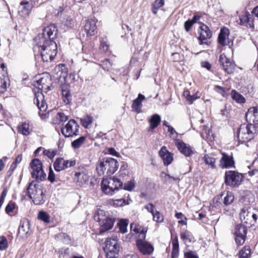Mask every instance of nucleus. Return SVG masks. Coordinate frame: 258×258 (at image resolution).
Returning a JSON list of instances; mask_svg holds the SVG:
<instances>
[{"label": "nucleus", "mask_w": 258, "mask_h": 258, "mask_svg": "<svg viewBox=\"0 0 258 258\" xmlns=\"http://www.w3.org/2000/svg\"><path fill=\"white\" fill-rule=\"evenodd\" d=\"M164 0H155L151 5L152 13L157 14L158 10L164 5Z\"/></svg>", "instance_id": "e433bc0d"}, {"label": "nucleus", "mask_w": 258, "mask_h": 258, "mask_svg": "<svg viewBox=\"0 0 258 258\" xmlns=\"http://www.w3.org/2000/svg\"><path fill=\"white\" fill-rule=\"evenodd\" d=\"M79 125L75 119H71L61 128L62 134L66 138L79 135Z\"/></svg>", "instance_id": "9d476101"}, {"label": "nucleus", "mask_w": 258, "mask_h": 258, "mask_svg": "<svg viewBox=\"0 0 258 258\" xmlns=\"http://www.w3.org/2000/svg\"><path fill=\"white\" fill-rule=\"evenodd\" d=\"M32 169L31 174L33 178L36 180H42L46 176L42 169V163L38 159L33 160L31 163Z\"/></svg>", "instance_id": "9b49d317"}, {"label": "nucleus", "mask_w": 258, "mask_h": 258, "mask_svg": "<svg viewBox=\"0 0 258 258\" xmlns=\"http://www.w3.org/2000/svg\"><path fill=\"white\" fill-rule=\"evenodd\" d=\"M127 165L126 163H123L121 165L120 170L119 171V176L120 177H124L128 174V171L127 169Z\"/></svg>", "instance_id": "de8ad7c7"}, {"label": "nucleus", "mask_w": 258, "mask_h": 258, "mask_svg": "<svg viewBox=\"0 0 258 258\" xmlns=\"http://www.w3.org/2000/svg\"><path fill=\"white\" fill-rule=\"evenodd\" d=\"M62 99L66 104H69L71 101L72 96L70 93V87L66 83L62 84L60 86Z\"/></svg>", "instance_id": "5701e85b"}, {"label": "nucleus", "mask_w": 258, "mask_h": 258, "mask_svg": "<svg viewBox=\"0 0 258 258\" xmlns=\"http://www.w3.org/2000/svg\"><path fill=\"white\" fill-rule=\"evenodd\" d=\"M56 153V151L54 150H45L43 151V154L47 156L50 159H52L54 157Z\"/></svg>", "instance_id": "4d7b16f0"}, {"label": "nucleus", "mask_w": 258, "mask_h": 258, "mask_svg": "<svg viewBox=\"0 0 258 258\" xmlns=\"http://www.w3.org/2000/svg\"><path fill=\"white\" fill-rule=\"evenodd\" d=\"M64 25L69 28H72L75 24V21L73 18L68 17L66 18V20L63 21Z\"/></svg>", "instance_id": "6e6d98bb"}, {"label": "nucleus", "mask_w": 258, "mask_h": 258, "mask_svg": "<svg viewBox=\"0 0 258 258\" xmlns=\"http://www.w3.org/2000/svg\"><path fill=\"white\" fill-rule=\"evenodd\" d=\"M242 174L234 171H227L225 174V182L231 187H237L243 180Z\"/></svg>", "instance_id": "1a4fd4ad"}, {"label": "nucleus", "mask_w": 258, "mask_h": 258, "mask_svg": "<svg viewBox=\"0 0 258 258\" xmlns=\"http://www.w3.org/2000/svg\"><path fill=\"white\" fill-rule=\"evenodd\" d=\"M146 235L143 234L140 239L136 240V245L140 252L144 255L151 254L154 251L153 246L149 242L145 240Z\"/></svg>", "instance_id": "f8f14e48"}, {"label": "nucleus", "mask_w": 258, "mask_h": 258, "mask_svg": "<svg viewBox=\"0 0 258 258\" xmlns=\"http://www.w3.org/2000/svg\"><path fill=\"white\" fill-rule=\"evenodd\" d=\"M246 233L247 229L246 226L240 224L236 226L234 234L235 240L237 245H241L244 243Z\"/></svg>", "instance_id": "4468645a"}, {"label": "nucleus", "mask_w": 258, "mask_h": 258, "mask_svg": "<svg viewBox=\"0 0 258 258\" xmlns=\"http://www.w3.org/2000/svg\"><path fill=\"white\" fill-rule=\"evenodd\" d=\"M34 6L33 4L28 0L22 1L19 7V15L24 17L29 16Z\"/></svg>", "instance_id": "f3484780"}, {"label": "nucleus", "mask_w": 258, "mask_h": 258, "mask_svg": "<svg viewBox=\"0 0 258 258\" xmlns=\"http://www.w3.org/2000/svg\"><path fill=\"white\" fill-rule=\"evenodd\" d=\"M232 99L238 103H243L245 102L244 97L235 90H232L231 93Z\"/></svg>", "instance_id": "ea45409f"}, {"label": "nucleus", "mask_w": 258, "mask_h": 258, "mask_svg": "<svg viewBox=\"0 0 258 258\" xmlns=\"http://www.w3.org/2000/svg\"><path fill=\"white\" fill-rule=\"evenodd\" d=\"M131 229L132 231H134L135 233L137 234H139L138 239L141 238V236L144 234L145 235H146V233L148 231V229L146 227H142L139 225H137L135 223H132L131 224Z\"/></svg>", "instance_id": "c85d7f7f"}, {"label": "nucleus", "mask_w": 258, "mask_h": 258, "mask_svg": "<svg viewBox=\"0 0 258 258\" xmlns=\"http://www.w3.org/2000/svg\"><path fill=\"white\" fill-rule=\"evenodd\" d=\"M55 238L57 241H59L67 244H69L71 242L70 237L64 233H60L56 234L55 236Z\"/></svg>", "instance_id": "4c0bfd02"}, {"label": "nucleus", "mask_w": 258, "mask_h": 258, "mask_svg": "<svg viewBox=\"0 0 258 258\" xmlns=\"http://www.w3.org/2000/svg\"><path fill=\"white\" fill-rule=\"evenodd\" d=\"M172 245L171 258H178L179 255V243L177 237H176L172 240Z\"/></svg>", "instance_id": "f704fd0d"}, {"label": "nucleus", "mask_w": 258, "mask_h": 258, "mask_svg": "<svg viewBox=\"0 0 258 258\" xmlns=\"http://www.w3.org/2000/svg\"><path fill=\"white\" fill-rule=\"evenodd\" d=\"M100 66L105 71H108L112 67V63L108 59H105L100 62Z\"/></svg>", "instance_id": "49530a36"}, {"label": "nucleus", "mask_w": 258, "mask_h": 258, "mask_svg": "<svg viewBox=\"0 0 258 258\" xmlns=\"http://www.w3.org/2000/svg\"><path fill=\"white\" fill-rule=\"evenodd\" d=\"M234 198L231 192H228L224 198V204L225 205L231 204L234 201Z\"/></svg>", "instance_id": "603ef678"}, {"label": "nucleus", "mask_w": 258, "mask_h": 258, "mask_svg": "<svg viewBox=\"0 0 258 258\" xmlns=\"http://www.w3.org/2000/svg\"><path fill=\"white\" fill-rule=\"evenodd\" d=\"M119 163L117 160L110 157L100 159L96 164V170L100 176H109L114 174L118 169Z\"/></svg>", "instance_id": "7ed1b4c3"}, {"label": "nucleus", "mask_w": 258, "mask_h": 258, "mask_svg": "<svg viewBox=\"0 0 258 258\" xmlns=\"http://www.w3.org/2000/svg\"><path fill=\"white\" fill-rule=\"evenodd\" d=\"M168 132L170 133V136L171 138L173 139L175 141L176 140H178L177 139L178 136V133L175 131V130L172 126H168Z\"/></svg>", "instance_id": "bf43d9fd"}, {"label": "nucleus", "mask_w": 258, "mask_h": 258, "mask_svg": "<svg viewBox=\"0 0 258 258\" xmlns=\"http://www.w3.org/2000/svg\"><path fill=\"white\" fill-rule=\"evenodd\" d=\"M184 258H199L197 253L192 251H189L184 253Z\"/></svg>", "instance_id": "338daca9"}, {"label": "nucleus", "mask_w": 258, "mask_h": 258, "mask_svg": "<svg viewBox=\"0 0 258 258\" xmlns=\"http://www.w3.org/2000/svg\"><path fill=\"white\" fill-rule=\"evenodd\" d=\"M150 124V130H153L156 128L161 122V117L158 114L152 115L148 120Z\"/></svg>", "instance_id": "c756f323"}, {"label": "nucleus", "mask_w": 258, "mask_h": 258, "mask_svg": "<svg viewBox=\"0 0 258 258\" xmlns=\"http://www.w3.org/2000/svg\"><path fill=\"white\" fill-rule=\"evenodd\" d=\"M219 62L228 74L232 73L235 68V64L228 58L225 54H222L219 57Z\"/></svg>", "instance_id": "a211bd4d"}, {"label": "nucleus", "mask_w": 258, "mask_h": 258, "mask_svg": "<svg viewBox=\"0 0 258 258\" xmlns=\"http://www.w3.org/2000/svg\"><path fill=\"white\" fill-rule=\"evenodd\" d=\"M15 207V204L14 203L10 202L7 205V206L6 207V212L7 214H9L13 211Z\"/></svg>", "instance_id": "e2e57ef3"}, {"label": "nucleus", "mask_w": 258, "mask_h": 258, "mask_svg": "<svg viewBox=\"0 0 258 258\" xmlns=\"http://www.w3.org/2000/svg\"><path fill=\"white\" fill-rule=\"evenodd\" d=\"M220 166L223 168L231 167L234 164L233 157L225 153H222V157L220 160Z\"/></svg>", "instance_id": "393cba45"}, {"label": "nucleus", "mask_w": 258, "mask_h": 258, "mask_svg": "<svg viewBox=\"0 0 258 258\" xmlns=\"http://www.w3.org/2000/svg\"><path fill=\"white\" fill-rule=\"evenodd\" d=\"M180 238L185 243H190L194 240V238L191 233L187 230H184L180 233Z\"/></svg>", "instance_id": "72a5a7b5"}, {"label": "nucleus", "mask_w": 258, "mask_h": 258, "mask_svg": "<svg viewBox=\"0 0 258 258\" xmlns=\"http://www.w3.org/2000/svg\"><path fill=\"white\" fill-rule=\"evenodd\" d=\"M76 161L73 160H64L63 158L56 159L53 163V167L57 172H59L69 167L75 166Z\"/></svg>", "instance_id": "2eb2a0df"}, {"label": "nucleus", "mask_w": 258, "mask_h": 258, "mask_svg": "<svg viewBox=\"0 0 258 258\" xmlns=\"http://www.w3.org/2000/svg\"><path fill=\"white\" fill-rule=\"evenodd\" d=\"M145 208L148 211V212L152 214L154 213L156 210H155V207L152 204H148L145 206Z\"/></svg>", "instance_id": "774afa93"}, {"label": "nucleus", "mask_w": 258, "mask_h": 258, "mask_svg": "<svg viewBox=\"0 0 258 258\" xmlns=\"http://www.w3.org/2000/svg\"><path fill=\"white\" fill-rule=\"evenodd\" d=\"M249 214L251 213L248 211V209L246 208H242L240 213V218L244 223H248L250 220Z\"/></svg>", "instance_id": "58836bf2"}, {"label": "nucleus", "mask_w": 258, "mask_h": 258, "mask_svg": "<svg viewBox=\"0 0 258 258\" xmlns=\"http://www.w3.org/2000/svg\"><path fill=\"white\" fill-rule=\"evenodd\" d=\"M38 218L45 223H49L50 221L49 216L45 212H40L38 215Z\"/></svg>", "instance_id": "3c124183"}, {"label": "nucleus", "mask_w": 258, "mask_h": 258, "mask_svg": "<svg viewBox=\"0 0 258 258\" xmlns=\"http://www.w3.org/2000/svg\"><path fill=\"white\" fill-rule=\"evenodd\" d=\"M19 132L23 135L28 136L31 133L30 125L28 123L24 122L18 127Z\"/></svg>", "instance_id": "a19ab883"}, {"label": "nucleus", "mask_w": 258, "mask_h": 258, "mask_svg": "<svg viewBox=\"0 0 258 258\" xmlns=\"http://www.w3.org/2000/svg\"><path fill=\"white\" fill-rule=\"evenodd\" d=\"M229 30L228 29L224 28L221 30L218 36V42L221 45L223 46L226 45Z\"/></svg>", "instance_id": "7c9ffc66"}, {"label": "nucleus", "mask_w": 258, "mask_h": 258, "mask_svg": "<svg viewBox=\"0 0 258 258\" xmlns=\"http://www.w3.org/2000/svg\"><path fill=\"white\" fill-rule=\"evenodd\" d=\"M35 86L37 87L41 92H38L35 94L34 102L36 104L40 111L39 112L40 116L44 115L43 112H45L47 108V105L44 100V96L42 92L47 93L50 90L51 86V82L50 77L48 75L41 76L39 75L38 79L35 84Z\"/></svg>", "instance_id": "f257e3e1"}, {"label": "nucleus", "mask_w": 258, "mask_h": 258, "mask_svg": "<svg viewBox=\"0 0 258 258\" xmlns=\"http://www.w3.org/2000/svg\"><path fill=\"white\" fill-rule=\"evenodd\" d=\"M93 118L92 116L86 115L80 119L82 125L85 128H88L92 123Z\"/></svg>", "instance_id": "79ce46f5"}, {"label": "nucleus", "mask_w": 258, "mask_h": 258, "mask_svg": "<svg viewBox=\"0 0 258 258\" xmlns=\"http://www.w3.org/2000/svg\"><path fill=\"white\" fill-rule=\"evenodd\" d=\"M75 179L77 182L83 184L88 181L89 176L83 170H80L76 172Z\"/></svg>", "instance_id": "cd10ccee"}, {"label": "nucleus", "mask_w": 258, "mask_h": 258, "mask_svg": "<svg viewBox=\"0 0 258 258\" xmlns=\"http://www.w3.org/2000/svg\"><path fill=\"white\" fill-rule=\"evenodd\" d=\"M54 72L57 75L58 79H62L65 82L67 81L68 69L64 64L56 66L54 69Z\"/></svg>", "instance_id": "b1692460"}, {"label": "nucleus", "mask_w": 258, "mask_h": 258, "mask_svg": "<svg viewBox=\"0 0 258 258\" xmlns=\"http://www.w3.org/2000/svg\"><path fill=\"white\" fill-rule=\"evenodd\" d=\"M119 249L117 237L108 238L106 239L104 250L107 258H117Z\"/></svg>", "instance_id": "0eeeda50"}, {"label": "nucleus", "mask_w": 258, "mask_h": 258, "mask_svg": "<svg viewBox=\"0 0 258 258\" xmlns=\"http://www.w3.org/2000/svg\"><path fill=\"white\" fill-rule=\"evenodd\" d=\"M85 140L86 138L82 136L72 142V146L74 149H78L84 143Z\"/></svg>", "instance_id": "c03bdc74"}, {"label": "nucleus", "mask_w": 258, "mask_h": 258, "mask_svg": "<svg viewBox=\"0 0 258 258\" xmlns=\"http://www.w3.org/2000/svg\"><path fill=\"white\" fill-rule=\"evenodd\" d=\"M127 225L128 223L126 220H120L119 222L118 223V225L119 228V230L121 233H124L126 232Z\"/></svg>", "instance_id": "8fccbe9b"}, {"label": "nucleus", "mask_w": 258, "mask_h": 258, "mask_svg": "<svg viewBox=\"0 0 258 258\" xmlns=\"http://www.w3.org/2000/svg\"><path fill=\"white\" fill-rule=\"evenodd\" d=\"M8 240L7 238L4 236H0V250H4L8 247Z\"/></svg>", "instance_id": "864d4df0"}, {"label": "nucleus", "mask_w": 258, "mask_h": 258, "mask_svg": "<svg viewBox=\"0 0 258 258\" xmlns=\"http://www.w3.org/2000/svg\"><path fill=\"white\" fill-rule=\"evenodd\" d=\"M34 50L38 49L40 52L44 62L50 61L53 59L57 53V45L54 41L45 39L43 38L40 41H37Z\"/></svg>", "instance_id": "f03ea898"}, {"label": "nucleus", "mask_w": 258, "mask_h": 258, "mask_svg": "<svg viewBox=\"0 0 258 258\" xmlns=\"http://www.w3.org/2000/svg\"><path fill=\"white\" fill-rule=\"evenodd\" d=\"M8 78H2L0 76V94L4 93L7 87Z\"/></svg>", "instance_id": "09e8293b"}, {"label": "nucleus", "mask_w": 258, "mask_h": 258, "mask_svg": "<svg viewBox=\"0 0 258 258\" xmlns=\"http://www.w3.org/2000/svg\"><path fill=\"white\" fill-rule=\"evenodd\" d=\"M152 216L153 221L157 223H162L164 221L163 215L157 211H155Z\"/></svg>", "instance_id": "a18cd8bd"}, {"label": "nucleus", "mask_w": 258, "mask_h": 258, "mask_svg": "<svg viewBox=\"0 0 258 258\" xmlns=\"http://www.w3.org/2000/svg\"><path fill=\"white\" fill-rule=\"evenodd\" d=\"M112 204L116 206H122L125 204V200L124 198L113 200Z\"/></svg>", "instance_id": "0e129e2a"}, {"label": "nucleus", "mask_w": 258, "mask_h": 258, "mask_svg": "<svg viewBox=\"0 0 258 258\" xmlns=\"http://www.w3.org/2000/svg\"><path fill=\"white\" fill-rule=\"evenodd\" d=\"M96 21L95 19H88L84 26V30L88 36L94 35L96 33Z\"/></svg>", "instance_id": "4be33fe9"}, {"label": "nucleus", "mask_w": 258, "mask_h": 258, "mask_svg": "<svg viewBox=\"0 0 258 258\" xmlns=\"http://www.w3.org/2000/svg\"><path fill=\"white\" fill-rule=\"evenodd\" d=\"M200 36L199 40L200 44H207L208 39L212 36V33L209 28L205 25L203 24L199 31Z\"/></svg>", "instance_id": "6ab92c4d"}, {"label": "nucleus", "mask_w": 258, "mask_h": 258, "mask_svg": "<svg viewBox=\"0 0 258 258\" xmlns=\"http://www.w3.org/2000/svg\"><path fill=\"white\" fill-rule=\"evenodd\" d=\"M135 187L134 180H130L124 184V189L128 191L132 190Z\"/></svg>", "instance_id": "052dcab7"}, {"label": "nucleus", "mask_w": 258, "mask_h": 258, "mask_svg": "<svg viewBox=\"0 0 258 258\" xmlns=\"http://www.w3.org/2000/svg\"><path fill=\"white\" fill-rule=\"evenodd\" d=\"M56 118L58 119L60 122L66 121L68 120V116L63 113L58 112L56 115Z\"/></svg>", "instance_id": "680f3d73"}, {"label": "nucleus", "mask_w": 258, "mask_h": 258, "mask_svg": "<svg viewBox=\"0 0 258 258\" xmlns=\"http://www.w3.org/2000/svg\"><path fill=\"white\" fill-rule=\"evenodd\" d=\"M109 46L107 43V41L102 39L100 41V50L102 52H106L108 49Z\"/></svg>", "instance_id": "13d9d810"}, {"label": "nucleus", "mask_w": 258, "mask_h": 258, "mask_svg": "<svg viewBox=\"0 0 258 258\" xmlns=\"http://www.w3.org/2000/svg\"><path fill=\"white\" fill-rule=\"evenodd\" d=\"M250 248L249 246H244L239 252V258H250Z\"/></svg>", "instance_id": "37998d69"}, {"label": "nucleus", "mask_w": 258, "mask_h": 258, "mask_svg": "<svg viewBox=\"0 0 258 258\" xmlns=\"http://www.w3.org/2000/svg\"><path fill=\"white\" fill-rule=\"evenodd\" d=\"M45 191L41 184L36 181H32L27 187L29 197L33 203L37 205L43 204L45 199Z\"/></svg>", "instance_id": "39448f33"}, {"label": "nucleus", "mask_w": 258, "mask_h": 258, "mask_svg": "<svg viewBox=\"0 0 258 258\" xmlns=\"http://www.w3.org/2000/svg\"><path fill=\"white\" fill-rule=\"evenodd\" d=\"M251 18L250 15L246 13L244 15L239 17V24L241 25H245L247 27L249 26L250 27H253V24H251Z\"/></svg>", "instance_id": "2f4dec72"}, {"label": "nucleus", "mask_w": 258, "mask_h": 258, "mask_svg": "<svg viewBox=\"0 0 258 258\" xmlns=\"http://www.w3.org/2000/svg\"><path fill=\"white\" fill-rule=\"evenodd\" d=\"M123 182L120 179L115 177L103 179L101 181L102 191L106 195L111 196L115 194L119 189L121 188Z\"/></svg>", "instance_id": "423d86ee"}, {"label": "nucleus", "mask_w": 258, "mask_h": 258, "mask_svg": "<svg viewBox=\"0 0 258 258\" xmlns=\"http://www.w3.org/2000/svg\"><path fill=\"white\" fill-rule=\"evenodd\" d=\"M245 118L249 123L258 124V107H252L249 108L246 113Z\"/></svg>", "instance_id": "aec40b11"}, {"label": "nucleus", "mask_w": 258, "mask_h": 258, "mask_svg": "<svg viewBox=\"0 0 258 258\" xmlns=\"http://www.w3.org/2000/svg\"><path fill=\"white\" fill-rule=\"evenodd\" d=\"M254 126L251 123L242 124L238 128L237 138L238 141L241 143H246L253 138Z\"/></svg>", "instance_id": "6e6552de"}, {"label": "nucleus", "mask_w": 258, "mask_h": 258, "mask_svg": "<svg viewBox=\"0 0 258 258\" xmlns=\"http://www.w3.org/2000/svg\"><path fill=\"white\" fill-rule=\"evenodd\" d=\"M55 175L53 171L52 170L51 167L49 168V172L48 176V180L51 183L54 182L55 181Z\"/></svg>", "instance_id": "69168bd1"}, {"label": "nucleus", "mask_w": 258, "mask_h": 258, "mask_svg": "<svg viewBox=\"0 0 258 258\" xmlns=\"http://www.w3.org/2000/svg\"><path fill=\"white\" fill-rule=\"evenodd\" d=\"M203 160L204 161L206 165H208L211 168H216V159L213 155L211 154H206L203 158Z\"/></svg>", "instance_id": "473e14b6"}, {"label": "nucleus", "mask_w": 258, "mask_h": 258, "mask_svg": "<svg viewBox=\"0 0 258 258\" xmlns=\"http://www.w3.org/2000/svg\"><path fill=\"white\" fill-rule=\"evenodd\" d=\"M159 155L163 161V163L165 165H168L170 164L173 160V154L169 152L165 146L161 147L159 151Z\"/></svg>", "instance_id": "412c9836"}, {"label": "nucleus", "mask_w": 258, "mask_h": 258, "mask_svg": "<svg viewBox=\"0 0 258 258\" xmlns=\"http://www.w3.org/2000/svg\"><path fill=\"white\" fill-rule=\"evenodd\" d=\"M22 160V155H18L15 159V161L11 164L10 169L12 171H14L17 167V165L19 164Z\"/></svg>", "instance_id": "5fc2aeb1"}, {"label": "nucleus", "mask_w": 258, "mask_h": 258, "mask_svg": "<svg viewBox=\"0 0 258 258\" xmlns=\"http://www.w3.org/2000/svg\"><path fill=\"white\" fill-rule=\"evenodd\" d=\"M145 99V97L143 95L141 94H139L138 95V98L133 101L132 105V108L134 111L137 113H140L141 112V109L142 106V102Z\"/></svg>", "instance_id": "a878e982"}, {"label": "nucleus", "mask_w": 258, "mask_h": 258, "mask_svg": "<svg viewBox=\"0 0 258 258\" xmlns=\"http://www.w3.org/2000/svg\"><path fill=\"white\" fill-rule=\"evenodd\" d=\"M29 223L27 221L21 222L18 229V234L23 238L28 237L29 231Z\"/></svg>", "instance_id": "bb28decb"}, {"label": "nucleus", "mask_w": 258, "mask_h": 258, "mask_svg": "<svg viewBox=\"0 0 258 258\" xmlns=\"http://www.w3.org/2000/svg\"><path fill=\"white\" fill-rule=\"evenodd\" d=\"M57 31L56 27L54 25H50L45 27L43 29V33L41 35H38L35 40L36 41H40V39L44 38L45 39L53 41V39L56 37Z\"/></svg>", "instance_id": "ddd939ff"}, {"label": "nucleus", "mask_w": 258, "mask_h": 258, "mask_svg": "<svg viewBox=\"0 0 258 258\" xmlns=\"http://www.w3.org/2000/svg\"><path fill=\"white\" fill-rule=\"evenodd\" d=\"M94 218L96 221L99 223L100 234L111 229L115 221L111 213L101 209H97Z\"/></svg>", "instance_id": "20e7f679"}, {"label": "nucleus", "mask_w": 258, "mask_h": 258, "mask_svg": "<svg viewBox=\"0 0 258 258\" xmlns=\"http://www.w3.org/2000/svg\"><path fill=\"white\" fill-rule=\"evenodd\" d=\"M175 144L179 152L186 157H191L195 153L192 147L180 140H176Z\"/></svg>", "instance_id": "dca6fc26"}, {"label": "nucleus", "mask_w": 258, "mask_h": 258, "mask_svg": "<svg viewBox=\"0 0 258 258\" xmlns=\"http://www.w3.org/2000/svg\"><path fill=\"white\" fill-rule=\"evenodd\" d=\"M183 95L190 104H191L195 100L200 97V94L198 92H197L192 95H190L189 91L188 90L184 92Z\"/></svg>", "instance_id": "c9c22d12"}]
</instances>
